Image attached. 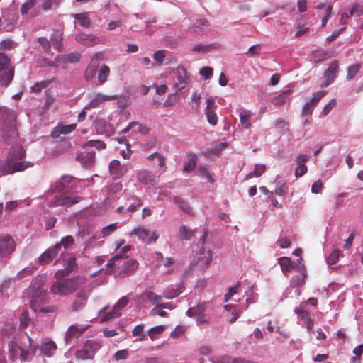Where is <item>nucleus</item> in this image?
<instances>
[{
	"instance_id": "2eb2a0df",
	"label": "nucleus",
	"mask_w": 363,
	"mask_h": 363,
	"mask_svg": "<svg viewBox=\"0 0 363 363\" xmlns=\"http://www.w3.org/2000/svg\"><path fill=\"white\" fill-rule=\"evenodd\" d=\"M75 40L82 45L90 47L101 43L99 36L92 34L78 33Z\"/></svg>"
},
{
	"instance_id": "473e14b6",
	"label": "nucleus",
	"mask_w": 363,
	"mask_h": 363,
	"mask_svg": "<svg viewBox=\"0 0 363 363\" xmlns=\"http://www.w3.org/2000/svg\"><path fill=\"white\" fill-rule=\"evenodd\" d=\"M74 257H69L67 261V267L64 270H58L55 273V277L57 279H62L65 276H66L68 273L72 271L76 264Z\"/></svg>"
},
{
	"instance_id": "6e6552de",
	"label": "nucleus",
	"mask_w": 363,
	"mask_h": 363,
	"mask_svg": "<svg viewBox=\"0 0 363 363\" xmlns=\"http://www.w3.org/2000/svg\"><path fill=\"white\" fill-rule=\"evenodd\" d=\"M130 235L137 236L138 239L146 244H151L156 242L159 237L157 230L150 232L149 229L143 226L135 228L130 233Z\"/></svg>"
},
{
	"instance_id": "49530a36",
	"label": "nucleus",
	"mask_w": 363,
	"mask_h": 363,
	"mask_svg": "<svg viewBox=\"0 0 363 363\" xmlns=\"http://www.w3.org/2000/svg\"><path fill=\"white\" fill-rule=\"evenodd\" d=\"M360 68L361 65L359 64H354L349 66L347 69V79L348 81L352 80L360 70Z\"/></svg>"
},
{
	"instance_id": "a211bd4d",
	"label": "nucleus",
	"mask_w": 363,
	"mask_h": 363,
	"mask_svg": "<svg viewBox=\"0 0 363 363\" xmlns=\"http://www.w3.org/2000/svg\"><path fill=\"white\" fill-rule=\"evenodd\" d=\"M339 67L337 61L333 62L324 73V82L322 86H328L335 78Z\"/></svg>"
},
{
	"instance_id": "4468645a",
	"label": "nucleus",
	"mask_w": 363,
	"mask_h": 363,
	"mask_svg": "<svg viewBox=\"0 0 363 363\" xmlns=\"http://www.w3.org/2000/svg\"><path fill=\"white\" fill-rule=\"evenodd\" d=\"M128 303V298L126 296L121 298L114 305L112 311L102 318L101 321H107L111 318L119 317L121 315L120 311L125 307Z\"/></svg>"
},
{
	"instance_id": "393cba45",
	"label": "nucleus",
	"mask_w": 363,
	"mask_h": 363,
	"mask_svg": "<svg viewBox=\"0 0 363 363\" xmlns=\"http://www.w3.org/2000/svg\"><path fill=\"white\" fill-rule=\"evenodd\" d=\"M294 313L297 314V317L299 320L303 321V324L306 325L308 331L311 333L313 326V321L309 318L308 313L301 307L296 308L294 309Z\"/></svg>"
},
{
	"instance_id": "a18cd8bd",
	"label": "nucleus",
	"mask_w": 363,
	"mask_h": 363,
	"mask_svg": "<svg viewBox=\"0 0 363 363\" xmlns=\"http://www.w3.org/2000/svg\"><path fill=\"white\" fill-rule=\"evenodd\" d=\"M350 16L359 17L363 15V6L357 4H352L348 8Z\"/></svg>"
},
{
	"instance_id": "f03ea898",
	"label": "nucleus",
	"mask_w": 363,
	"mask_h": 363,
	"mask_svg": "<svg viewBox=\"0 0 363 363\" xmlns=\"http://www.w3.org/2000/svg\"><path fill=\"white\" fill-rule=\"evenodd\" d=\"M45 281V275H38L33 279L30 284L29 288V292L31 294L30 303L32 308L35 310H38L35 303L43 301L46 294V291L43 288Z\"/></svg>"
},
{
	"instance_id": "5fc2aeb1",
	"label": "nucleus",
	"mask_w": 363,
	"mask_h": 363,
	"mask_svg": "<svg viewBox=\"0 0 363 363\" xmlns=\"http://www.w3.org/2000/svg\"><path fill=\"white\" fill-rule=\"evenodd\" d=\"M164 330V325H157L151 328L148 331L147 334L149 335L151 340H155L157 336L161 334Z\"/></svg>"
},
{
	"instance_id": "79ce46f5",
	"label": "nucleus",
	"mask_w": 363,
	"mask_h": 363,
	"mask_svg": "<svg viewBox=\"0 0 363 363\" xmlns=\"http://www.w3.org/2000/svg\"><path fill=\"white\" fill-rule=\"evenodd\" d=\"M174 202L186 213L192 215L193 211L190 205L180 197H174Z\"/></svg>"
},
{
	"instance_id": "603ef678",
	"label": "nucleus",
	"mask_w": 363,
	"mask_h": 363,
	"mask_svg": "<svg viewBox=\"0 0 363 363\" xmlns=\"http://www.w3.org/2000/svg\"><path fill=\"white\" fill-rule=\"evenodd\" d=\"M75 356L77 359L80 360H87L94 358L91 353L89 352V350L85 347V346H84L82 349L78 350Z\"/></svg>"
},
{
	"instance_id": "338daca9",
	"label": "nucleus",
	"mask_w": 363,
	"mask_h": 363,
	"mask_svg": "<svg viewBox=\"0 0 363 363\" xmlns=\"http://www.w3.org/2000/svg\"><path fill=\"white\" fill-rule=\"evenodd\" d=\"M240 286V284L238 283L233 287H230L228 292L224 296V301L228 302L235 294L238 292V288Z\"/></svg>"
},
{
	"instance_id": "a19ab883",
	"label": "nucleus",
	"mask_w": 363,
	"mask_h": 363,
	"mask_svg": "<svg viewBox=\"0 0 363 363\" xmlns=\"http://www.w3.org/2000/svg\"><path fill=\"white\" fill-rule=\"evenodd\" d=\"M110 74V69L109 67L103 64L99 69L98 74H97V79L100 84H104L106 81L107 78Z\"/></svg>"
},
{
	"instance_id": "de8ad7c7",
	"label": "nucleus",
	"mask_w": 363,
	"mask_h": 363,
	"mask_svg": "<svg viewBox=\"0 0 363 363\" xmlns=\"http://www.w3.org/2000/svg\"><path fill=\"white\" fill-rule=\"evenodd\" d=\"M266 167L264 164H256L253 172H250L246 175V179H251L252 177H260L265 171Z\"/></svg>"
},
{
	"instance_id": "1a4fd4ad",
	"label": "nucleus",
	"mask_w": 363,
	"mask_h": 363,
	"mask_svg": "<svg viewBox=\"0 0 363 363\" xmlns=\"http://www.w3.org/2000/svg\"><path fill=\"white\" fill-rule=\"evenodd\" d=\"M89 324H77L71 325L67 330L65 335V342L66 345H70L74 339L80 337L89 328Z\"/></svg>"
},
{
	"instance_id": "ea45409f",
	"label": "nucleus",
	"mask_w": 363,
	"mask_h": 363,
	"mask_svg": "<svg viewBox=\"0 0 363 363\" xmlns=\"http://www.w3.org/2000/svg\"><path fill=\"white\" fill-rule=\"evenodd\" d=\"M243 297H245V310H246L250 304L255 303L257 299V296L254 293L252 286H247Z\"/></svg>"
},
{
	"instance_id": "20e7f679",
	"label": "nucleus",
	"mask_w": 363,
	"mask_h": 363,
	"mask_svg": "<svg viewBox=\"0 0 363 363\" xmlns=\"http://www.w3.org/2000/svg\"><path fill=\"white\" fill-rule=\"evenodd\" d=\"M104 279L96 281L94 284H91L88 286V289H83L79 290L75 295L74 300L73 301L71 308L74 312H78L83 309L88 301L90 294L94 287L101 285Z\"/></svg>"
},
{
	"instance_id": "9b49d317",
	"label": "nucleus",
	"mask_w": 363,
	"mask_h": 363,
	"mask_svg": "<svg viewBox=\"0 0 363 363\" xmlns=\"http://www.w3.org/2000/svg\"><path fill=\"white\" fill-rule=\"evenodd\" d=\"M109 172L113 179H118L122 177L128 170L126 164H121L117 160H112L109 164Z\"/></svg>"
},
{
	"instance_id": "dca6fc26",
	"label": "nucleus",
	"mask_w": 363,
	"mask_h": 363,
	"mask_svg": "<svg viewBox=\"0 0 363 363\" xmlns=\"http://www.w3.org/2000/svg\"><path fill=\"white\" fill-rule=\"evenodd\" d=\"M80 200L81 197L77 196H60L52 200L51 205L53 206H70L77 203Z\"/></svg>"
},
{
	"instance_id": "a878e982",
	"label": "nucleus",
	"mask_w": 363,
	"mask_h": 363,
	"mask_svg": "<svg viewBox=\"0 0 363 363\" xmlns=\"http://www.w3.org/2000/svg\"><path fill=\"white\" fill-rule=\"evenodd\" d=\"M208 307L209 303L207 302L199 303L196 306L189 308L186 314L188 317L196 316L202 313L203 314L208 311Z\"/></svg>"
},
{
	"instance_id": "ddd939ff",
	"label": "nucleus",
	"mask_w": 363,
	"mask_h": 363,
	"mask_svg": "<svg viewBox=\"0 0 363 363\" xmlns=\"http://www.w3.org/2000/svg\"><path fill=\"white\" fill-rule=\"evenodd\" d=\"M118 99V95H106L102 93H97L94 95L90 101L85 106L84 108H96L101 103Z\"/></svg>"
},
{
	"instance_id": "2f4dec72",
	"label": "nucleus",
	"mask_w": 363,
	"mask_h": 363,
	"mask_svg": "<svg viewBox=\"0 0 363 363\" xmlns=\"http://www.w3.org/2000/svg\"><path fill=\"white\" fill-rule=\"evenodd\" d=\"M72 180V178L69 176L66 175L62 177L61 179L54 184L52 190L58 192L67 190Z\"/></svg>"
},
{
	"instance_id": "39448f33",
	"label": "nucleus",
	"mask_w": 363,
	"mask_h": 363,
	"mask_svg": "<svg viewBox=\"0 0 363 363\" xmlns=\"http://www.w3.org/2000/svg\"><path fill=\"white\" fill-rule=\"evenodd\" d=\"M22 159H10L6 160L4 164L0 163V177L6 174H11L15 172H22L33 166V163Z\"/></svg>"
},
{
	"instance_id": "5701e85b",
	"label": "nucleus",
	"mask_w": 363,
	"mask_h": 363,
	"mask_svg": "<svg viewBox=\"0 0 363 363\" xmlns=\"http://www.w3.org/2000/svg\"><path fill=\"white\" fill-rule=\"evenodd\" d=\"M296 271L298 272V274L293 277L291 280V286L292 287H299L305 283L306 274L304 267L300 261H298V264L296 266Z\"/></svg>"
},
{
	"instance_id": "c85d7f7f",
	"label": "nucleus",
	"mask_w": 363,
	"mask_h": 363,
	"mask_svg": "<svg viewBox=\"0 0 363 363\" xmlns=\"http://www.w3.org/2000/svg\"><path fill=\"white\" fill-rule=\"evenodd\" d=\"M301 259H298V262H301ZM279 260L281 271L285 275L292 269H295L296 271V266L298 264V262L294 263L289 258L285 257L279 258Z\"/></svg>"
},
{
	"instance_id": "4c0bfd02",
	"label": "nucleus",
	"mask_w": 363,
	"mask_h": 363,
	"mask_svg": "<svg viewBox=\"0 0 363 363\" xmlns=\"http://www.w3.org/2000/svg\"><path fill=\"white\" fill-rule=\"evenodd\" d=\"M252 116V112L249 110H241L239 117L241 125L245 129H249L251 127L250 118Z\"/></svg>"
},
{
	"instance_id": "f704fd0d",
	"label": "nucleus",
	"mask_w": 363,
	"mask_h": 363,
	"mask_svg": "<svg viewBox=\"0 0 363 363\" xmlns=\"http://www.w3.org/2000/svg\"><path fill=\"white\" fill-rule=\"evenodd\" d=\"M183 291L182 284H178L175 287L167 288L163 293V296L166 299H172L178 296Z\"/></svg>"
},
{
	"instance_id": "37998d69",
	"label": "nucleus",
	"mask_w": 363,
	"mask_h": 363,
	"mask_svg": "<svg viewBox=\"0 0 363 363\" xmlns=\"http://www.w3.org/2000/svg\"><path fill=\"white\" fill-rule=\"evenodd\" d=\"M133 336L138 337L137 340L142 342L145 340L146 334L144 333V325H137L132 331Z\"/></svg>"
},
{
	"instance_id": "3c124183",
	"label": "nucleus",
	"mask_w": 363,
	"mask_h": 363,
	"mask_svg": "<svg viewBox=\"0 0 363 363\" xmlns=\"http://www.w3.org/2000/svg\"><path fill=\"white\" fill-rule=\"evenodd\" d=\"M36 270V268L33 266H28L27 267H25L24 269H23L21 271H20L16 277V279H23L26 277H28V276H30L32 275Z\"/></svg>"
},
{
	"instance_id": "412c9836",
	"label": "nucleus",
	"mask_w": 363,
	"mask_h": 363,
	"mask_svg": "<svg viewBox=\"0 0 363 363\" xmlns=\"http://www.w3.org/2000/svg\"><path fill=\"white\" fill-rule=\"evenodd\" d=\"M126 196L127 199L125 203L127 206L126 211L133 213L142 206L143 201L140 197L135 194H127Z\"/></svg>"
},
{
	"instance_id": "b1692460",
	"label": "nucleus",
	"mask_w": 363,
	"mask_h": 363,
	"mask_svg": "<svg viewBox=\"0 0 363 363\" xmlns=\"http://www.w3.org/2000/svg\"><path fill=\"white\" fill-rule=\"evenodd\" d=\"M131 250V247L128 245L123 246L120 251L114 255L106 264V268H111L116 266V262L122 259L126 258L127 253Z\"/></svg>"
},
{
	"instance_id": "864d4df0",
	"label": "nucleus",
	"mask_w": 363,
	"mask_h": 363,
	"mask_svg": "<svg viewBox=\"0 0 363 363\" xmlns=\"http://www.w3.org/2000/svg\"><path fill=\"white\" fill-rule=\"evenodd\" d=\"M96 65L90 63L84 72V79L89 82L92 79L96 74Z\"/></svg>"
},
{
	"instance_id": "052dcab7",
	"label": "nucleus",
	"mask_w": 363,
	"mask_h": 363,
	"mask_svg": "<svg viewBox=\"0 0 363 363\" xmlns=\"http://www.w3.org/2000/svg\"><path fill=\"white\" fill-rule=\"evenodd\" d=\"M315 108V106L311 104L310 101L306 102L302 108L301 111V116L306 117V116H310L313 111V108Z\"/></svg>"
},
{
	"instance_id": "aec40b11",
	"label": "nucleus",
	"mask_w": 363,
	"mask_h": 363,
	"mask_svg": "<svg viewBox=\"0 0 363 363\" xmlns=\"http://www.w3.org/2000/svg\"><path fill=\"white\" fill-rule=\"evenodd\" d=\"M175 73L177 74V79L174 82V86L178 91H182L186 86V70L182 67H178L176 68Z\"/></svg>"
},
{
	"instance_id": "e433bc0d",
	"label": "nucleus",
	"mask_w": 363,
	"mask_h": 363,
	"mask_svg": "<svg viewBox=\"0 0 363 363\" xmlns=\"http://www.w3.org/2000/svg\"><path fill=\"white\" fill-rule=\"evenodd\" d=\"M25 151L22 146L17 145L12 147L9 152L6 160H9L10 159L15 160L16 159H22L24 157Z\"/></svg>"
},
{
	"instance_id": "f3484780",
	"label": "nucleus",
	"mask_w": 363,
	"mask_h": 363,
	"mask_svg": "<svg viewBox=\"0 0 363 363\" xmlns=\"http://www.w3.org/2000/svg\"><path fill=\"white\" fill-rule=\"evenodd\" d=\"M123 185L121 182H116L110 184L106 188V198L105 202L109 204L113 201L116 200L118 194L122 191Z\"/></svg>"
},
{
	"instance_id": "c03bdc74",
	"label": "nucleus",
	"mask_w": 363,
	"mask_h": 363,
	"mask_svg": "<svg viewBox=\"0 0 363 363\" xmlns=\"http://www.w3.org/2000/svg\"><path fill=\"white\" fill-rule=\"evenodd\" d=\"M60 60H62L63 62H68L71 63H75L79 61L80 60V55L76 54V53H71L67 55H62V56H57L55 58L56 61H60Z\"/></svg>"
},
{
	"instance_id": "f8f14e48",
	"label": "nucleus",
	"mask_w": 363,
	"mask_h": 363,
	"mask_svg": "<svg viewBox=\"0 0 363 363\" xmlns=\"http://www.w3.org/2000/svg\"><path fill=\"white\" fill-rule=\"evenodd\" d=\"M60 251H61V246L60 244H56L53 248L48 249L39 257V262L43 265L52 262L57 258Z\"/></svg>"
},
{
	"instance_id": "72a5a7b5",
	"label": "nucleus",
	"mask_w": 363,
	"mask_h": 363,
	"mask_svg": "<svg viewBox=\"0 0 363 363\" xmlns=\"http://www.w3.org/2000/svg\"><path fill=\"white\" fill-rule=\"evenodd\" d=\"M137 178L139 182L145 185L151 184L154 182V175L146 170H141L137 173Z\"/></svg>"
},
{
	"instance_id": "cd10ccee",
	"label": "nucleus",
	"mask_w": 363,
	"mask_h": 363,
	"mask_svg": "<svg viewBox=\"0 0 363 363\" xmlns=\"http://www.w3.org/2000/svg\"><path fill=\"white\" fill-rule=\"evenodd\" d=\"M145 295L152 304L155 305V307L152 308L150 311V314L155 315L156 309L160 308V305L161 304V302L164 296L157 295L155 293L150 291H146L145 293Z\"/></svg>"
},
{
	"instance_id": "13d9d810",
	"label": "nucleus",
	"mask_w": 363,
	"mask_h": 363,
	"mask_svg": "<svg viewBox=\"0 0 363 363\" xmlns=\"http://www.w3.org/2000/svg\"><path fill=\"white\" fill-rule=\"evenodd\" d=\"M36 0H26L21 7V13L23 16L27 14L28 11L34 7Z\"/></svg>"
},
{
	"instance_id": "c756f323",
	"label": "nucleus",
	"mask_w": 363,
	"mask_h": 363,
	"mask_svg": "<svg viewBox=\"0 0 363 363\" xmlns=\"http://www.w3.org/2000/svg\"><path fill=\"white\" fill-rule=\"evenodd\" d=\"M210 361L212 363H255L242 359H233L229 356H213L210 357Z\"/></svg>"
},
{
	"instance_id": "f257e3e1",
	"label": "nucleus",
	"mask_w": 363,
	"mask_h": 363,
	"mask_svg": "<svg viewBox=\"0 0 363 363\" xmlns=\"http://www.w3.org/2000/svg\"><path fill=\"white\" fill-rule=\"evenodd\" d=\"M37 348L38 345L25 333L19 338L9 342L8 352L9 359L11 360L20 359L21 362H30L33 359Z\"/></svg>"
},
{
	"instance_id": "c9c22d12",
	"label": "nucleus",
	"mask_w": 363,
	"mask_h": 363,
	"mask_svg": "<svg viewBox=\"0 0 363 363\" xmlns=\"http://www.w3.org/2000/svg\"><path fill=\"white\" fill-rule=\"evenodd\" d=\"M118 227V223H111L104 227L99 232H97L95 238H104L111 235Z\"/></svg>"
},
{
	"instance_id": "7c9ffc66",
	"label": "nucleus",
	"mask_w": 363,
	"mask_h": 363,
	"mask_svg": "<svg viewBox=\"0 0 363 363\" xmlns=\"http://www.w3.org/2000/svg\"><path fill=\"white\" fill-rule=\"evenodd\" d=\"M147 160L151 161L153 164L160 167L162 173L166 170L165 158L161 154L158 152L152 153L147 157Z\"/></svg>"
},
{
	"instance_id": "0e129e2a",
	"label": "nucleus",
	"mask_w": 363,
	"mask_h": 363,
	"mask_svg": "<svg viewBox=\"0 0 363 363\" xmlns=\"http://www.w3.org/2000/svg\"><path fill=\"white\" fill-rule=\"evenodd\" d=\"M274 126L281 133H284L288 130V123L281 118L277 119L274 121Z\"/></svg>"
},
{
	"instance_id": "9d476101",
	"label": "nucleus",
	"mask_w": 363,
	"mask_h": 363,
	"mask_svg": "<svg viewBox=\"0 0 363 363\" xmlns=\"http://www.w3.org/2000/svg\"><path fill=\"white\" fill-rule=\"evenodd\" d=\"M16 248L13 239L8 235H0V256L11 255Z\"/></svg>"
},
{
	"instance_id": "e2e57ef3",
	"label": "nucleus",
	"mask_w": 363,
	"mask_h": 363,
	"mask_svg": "<svg viewBox=\"0 0 363 363\" xmlns=\"http://www.w3.org/2000/svg\"><path fill=\"white\" fill-rule=\"evenodd\" d=\"M186 329L187 328L185 325H177L170 335L173 338H179L185 333Z\"/></svg>"
},
{
	"instance_id": "423d86ee",
	"label": "nucleus",
	"mask_w": 363,
	"mask_h": 363,
	"mask_svg": "<svg viewBox=\"0 0 363 363\" xmlns=\"http://www.w3.org/2000/svg\"><path fill=\"white\" fill-rule=\"evenodd\" d=\"M138 267V262L134 259H129L120 264V261L116 262V267L107 268L106 273L113 274L115 277H122L133 273Z\"/></svg>"
},
{
	"instance_id": "774afa93",
	"label": "nucleus",
	"mask_w": 363,
	"mask_h": 363,
	"mask_svg": "<svg viewBox=\"0 0 363 363\" xmlns=\"http://www.w3.org/2000/svg\"><path fill=\"white\" fill-rule=\"evenodd\" d=\"M59 4V0H44L42 3V9L47 11L52 9Z\"/></svg>"
},
{
	"instance_id": "8fccbe9b",
	"label": "nucleus",
	"mask_w": 363,
	"mask_h": 363,
	"mask_svg": "<svg viewBox=\"0 0 363 363\" xmlns=\"http://www.w3.org/2000/svg\"><path fill=\"white\" fill-rule=\"evenodd\" d=\"M73 17L75 20H77L80 25L84 28H89L90 26V20L87 16L86 13H77L74 14Z\"/></svg>"
},
{
	"instance_id": "69168bd1",
	"label": "nucleus",
	"mask_w": 363,
	"mask_h": 363,
	"mask_svg": "<svg viewBox=\"0 0 363 363\" xmlns=\"http://www.w3.org/2000/svg\"><path fill=\"white\" fill-rule=\"evenodd\" d=\"M208 122L212 125H216L218 123V116L214 111H204Z\"/></svg>"
},
{
	"instance_id": "6e6d98bb",
	"label": "nucleus",
	"mask_w": 363,
	"mask_h": 363,
	"mask_svg": "<svg viewBox=\"0 0 363 363\" xmlns=\"http://www.w3.org/2000/svg\"><path fill=\"white\" fill-rule=\"evenodd\" d=\"M167 52L164 50H159L154 52L153 59L155 60L157 65L161 66L163 64L164 60L166 57Z\"/></svg>"
},
{
	"instance_id": "7ed1b4c3",
	"label": "nucleus",
	"mask_w": 363,
	"mask_h": 363,
	"mask_svg": "<svg viewBox=\"0 0 363 363\" xmlns=\"http://www.w3.org/2000/svg\"><path fill=\"white\" fill-rule=\"evenodd\" d=\"M14 67L11 64L10 58L0 52V86H7L13 80Z\"/></svg>"
},
{
	"instance_id": "4d7b16f0",
	"label": "nucleus",
	"mask_w": 363,
	"mask_h": 363,
	"mask_svg": "<svg viewBox=\"0 0 363 363\" xmlns=\"http://www.w3.org/2000/svg\"><path fill=\"white\" fill-rule=\"evenodd\" d=\"M85 347L91 353L92 356H94L95 352L99 350L100 344L98 342L94 340H88L84 345Z\"/></svg>"
},
{
	"instance_id": "4be33fe9",
	"label": "nucleus",
	"mask_w": 363,
	"mask_h": 363,
	"mask_svg": "<svg viewBox=\"0 0 363 363\" xmlns=\"http://www.w3.org/2000/svg\"><path fill=\"white\" fill-rule=\"evenodd\" d=\"M40 350L43 355L50 357L55 354L57 345L52 340L45 339L42 341Z\"/></svg>"
},
{
	"instance_id": "bf43d9fd",
	"label": "nucleus",
	"mask_w": 363,
	"mask_h": 363,
	"mask_svg": "<svg viewBox=\"0 0 363 363\" xmlns=\"http://www.w3.org/2000/svg\"><path fill=\"white\" fill-rule=\"evenodd\" d=\"M54 106L55 108H57L56 104V99L50 94H47L45 97V104L43 106V110H48L51 106Z\"/></svg>"
},
{
	"instance_id": "09e8293b",
	"label": "nucleus",
	"mask_w": 363,
	"mask_h": 363,
	"mask_svg": "<svg viewBox=\"0 0 363 363\" xmlns=\"http://www.w3.org/2000/svg\"><path fill=\"white\" fill-rule=\"evenodd\" d=\"M194 235V231L187 229V228L182 225L179 228V237L181 240H189Z\"/></svg>"
},
{
	"instance_id": "58836bf2",
	"label": "nucleus",
	"mask_w": 363,
	"mask_h": 363,
	"mask_svg": "<svg viewBox=\"0 0 363 363\" xmlns=\"http://www.w3.org/2000/svg\"><path fill=\"white\" fill-rule=\"evenodd\" d=\"M291 92L290 89L283 91L272 99V104L276 106L284 105Z\"/></svg>"
},
{
	"instance_id": "680f3d73",
	"label": "nucleus",
	"mask_w": 363,
	"mask_h": 363,
	"mask_svg": "<svg viewBox=\"0 0 363 363\" xmlns=\"http://www.w3.org/2000/svg\"><path fill=\"white\" fill-rule=\"evenodd\" d=\"M341 252L339 250L337 249H334L331 254L327 257V262L328 264H334L337 262V261L338 260L339 257H340V255Z\"/></svg>"
},
{
	"instance_id": "6ab92c4d",
	"label": "nucleus",
	"mask_w": 363,
	"mask_h": 363,
	"mask_svg": "<svg viewBox=\"0 0 363 363\" xmlns=\"http://www.w3.org/2000/svg\"><path fill=\"white\" fill-rule=\"evenodd\" d=\"M212 261L211 252L202 249L197 256V264L201 269H206Z\"/></svg>"
},
{
	"instance_id": "bb28decb",
	"label": "nucleus",
	"mask_w": 363,
	"mask_h": 363,
	"mask_svg": "<svg viewBox=\"0 0 363 363\" xmlns=\"http://www.w3.org/2000/svg\"><path fill=\"white\" fill-rule=\"evenodd\" d=\"M94 152H82L77 156V160L84 167H89L94 162Z\"/></svg>"
},
{
	"instance_id": "0eeeda50",
	"label": "nucleus",
	"mask_w": 363,
	"mask_h": 363,
	"mask_svg": "<svg viewBox=\"0 0 363 363\" xmlns=\"http://www.w3.org/2000/svg\"><path fill=\"white\" fill-rule=\"evenodd\" d=\"M50 290L53 294L60 296H67L76 290V281L72 279L57 281L52 285Z\"/></svg>"
}]
</instances>
